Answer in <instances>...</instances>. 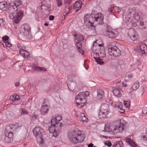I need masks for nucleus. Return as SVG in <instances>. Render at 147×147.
I'll list each match as a JSON object with an SVG mask.
<instances>
[{"mask_svg": "<svg viewBox=\"0 0 147 147\" xmlns=\"http://www.w3.org/2000/svg\"><path fill=\"white\" fill-rule=\"evenodd\" d=\"M62 117L61 115H57L52 117L51 119L52 126L49 128V131L53 136L57 137L59 135V130L62 124Z\"/></svg>", "mask_w": 147, "mask_h": 147, "instance_id": "1", "label": "nucleus"}, {"mask_svg": "<svg viewBox=\"0 0 147 147\" xmlns=\"http://www.w3.org/2000/svg\"><path fill=\"white\" fill-rule=\"evenodd\" d=\"M103 16L100 13L95 15L86 14L84 16V24L87 26H91L92 24H101L103 23Z\"/></svg>", "mask_w": 147, "mask_h": 147, "instance_id": "2", "label": "nucleus"}, {"mask_svg": "<svg viewBox=\"0 0 147 147\" xmlns=\"http://www.w3.org/2000/svg\"><path fill=\"white\" fill-rule=\"evenodd\" d=\"M67 137L71 142L76 144L82 142L84 139V135L77 129L70 131L68 134Z\"/></svg>", "mask_w": 147, "mask_h": 147, "instance_id": "3", "label": "nucleus"}, {"mask_svg": "<svg viewBox=\"0 0 147 147\" xmlns=\"http://www.w3.org/2000/svg\"><path fill=\"white\" fill-rule=\"evenodd\" d=\"M126 124V122L123 119H120L111 127L110 131L111 133L115 135L122 132L124 130V126Z\"/></svg>", "mask_w": 147, "mask_h": 147, "instance_id": "4", "label": "nucleus"}, {"mask_svg": "<svg viewBox=\"0 0 147 147\" xmlns=\"http://www.w3.org/2000/svg\"><path fill=\"white\" fill-rule=\"evenodd\" d=\"M143 13L141 12L136 11L134 9L129 8L128 10V14L127 19L129 22H131L135 19L138 20L140 19Z\"/></svg>", "mask_w": 147, "mask_h": 147, "instance_id": "5", "label": "nucleus"}, {"mask_svg": "<svg viewBox=\"0 0 147 147\" xmlns=\"http://www.w3.org/2000/svg\"><path fill=\"white\" fill-rule=\"evenodd\" d=\"M33 133L36 137L38 143L42 146L43 143V136L45 135L43 129L40 127H36L33 129Z\"/></svg>", "mask_w": 147, "mask_h": 147, "instance_id": "6", "label": "nucleus"}, {"mask_svg": "<svg viewBox=\"0 0 147 147\" xmlns=\"http://www.w3.org/2000/svg\"><path fill=\"white\" fill-rule=\"evenodd\" d=\"M97 41L94 42V44H93L92 49L93 50L96 51V52L98 54L100 57H104L106 56V54L103 45L96 44L95 45Z\"/></svg>", "mask_w": 147, "mask_h": 147, "instance_id": "7", "label": "nucleus"}, {"mask_svg": "<svg viewBox=\"0 0 147 147\" xmlns=\"http://www.w3.org/2000/svg\"><path fill=\"white\" fill-rule=\"evenodd\" d=\"M22 2L20 0H15L12 3L11 6L9 8V17L12 18L13 17L12 12H14L18 10V7L22 4Z\"/></svg>", "mask_w": 147, "mask_h": 147, "instance_id": "8", "label": "nucleus"}, {"mask_svg": "<svg viewBox=\"0 0 147 147\" xmlns=\"http://www.w3.org/2000/svg\"><path fill=\"white\" fill-rule=\"evenodd\" d=\"M79 82V80L78 77L73 76L72 81L69 82L67 84L69 90L71 92L75 91Z\"/></svg>", "mask_w": 147, "mask_h": 147, "instance_id": "9", "label": "nucleus"}, {"mask_svg": "<svg viewBox=\"0 0 147 147\" xmlns=\"http://www.w3.org/2000/svg\"><path fill=\"white\" fill-rule=\"evenodd\" d=\"M20 30L22 33L28 39L32 38V35L31 33V28L27 24L22 25L20 28Z\"/></svg>", "mask_w": 147, "mask_h": 147, "instance_id": "10", "label": "nucleus"}, {"mask_svg": "<svg viewBox=\"0 0 147 147\" xmlns=\"http://www.w3.org/2000/svg\"><path fill=\"white\" fill-rule=\"evenodd\" d=\"M109 105L107 104H102L99 113V117L100 118L107 117L109 112Z\"/></svg>", "mask_w": 147, "mask_h": 147, "instance_id": "11", "label": "nucleus"}, {"mask_svg": "<svg viewBox=\"0 0 147 147\" xmlns=\"http://www.w3.org/2000/svg\"><path fill=\"white\" fill-rule=\"evenodd\" d=\"M13 17L12 18H9L10 19H13V22L16 24L18 23L22 20L24 16V12L21 10H18L13 12Z\"/></svg>", "mask_w": 147, "mask_h": 147, "instance_id": "12", "label": "nucleus"}, {"mask_svg": "<svg viewBox=\"0 0 147 147\" xmlns=\"http://www.w3.org/2000/svg\"><path fill=\"white\" fill-rule=\"evenodd\" d=\"M89 94L88 91L85 92H80L77 95L76 98V103H79L80 102L86 103V97L88 96Z\"/></svg>", "mask_w": 147, "mask_h": 147, "instance_id": "13", "label": "nucleus"}, {"mask_svg": "<svg viewBox=\"0 0 147 147\" xmlns=\"http://www.w3.org/2000/svg\"><path fill=\"white\" fill-rule=\"evenodd\" d=\"M108 53L109 55L112 56L118 57L121 55L120 51L116 46L108 47Z\"/></svg>", "mask_w": 147, "mask_h": 147, "instance_id": "14", "label": "nucleus"}, {"mask_svg": "<svg viewBox=\"0 0 147 147\" xmlns=\"http://www.w3.org/2000/svg\"><path fill=\"white\" fill-rule=\"evenodd\" d=\"M5 137V141L7 143H10L12 140L13 134L11 131H6L4 133Z\"/></svg>", "mask_w": 147, "mask_h": 147, "instance_id": "15", "label": "nucleus"}, {"mask_svg": "<svg viewBox=\"0 0 147 147\" xmlns=\"http://www.w3.org/2000/svg\"><path fill=\"white\" fill-rule=\"evenodd\" d=\"M129 35L130 39L133 41L136 40L138 36L137 34L134 30H130Z\"/></svg>", "mask_w": 147, "mask_h": 147, "instance_id": "16", "label": "nucleus"}, {"mask_svg": "<svg viewBox=\"0 0 147 147\" xmlns=\"http://www.w3.org/2000/svg\"><path fill=\"white\" fill-rule=\"evenodd\" d=\"M50 108L46 104L42 105L40 109V111L42 114H45L47 113Z\"/></svg>", "mask_w": 147, "mask_h": 147, "instance_id": "17", "label": "nucleus"}, {"mask_svg": "<svg viewBox=\"0 0 147 147\" xmlns=\"http://www.w3.org/2000/svg\"><path fill=\"white\" fill-rule=\"evenodd\" d=\"M115 104V107L117 108L119 112L123 113L125 112V110L122 109L123 105L121 102L119 101L117 102Z\"/></svg>", "mask_w": 147, "mask_h": 147, "instance_id": "18", "label": "nucleus"}, {"mask_svg": "<svg viewBox=\"0 0 147 147\" xmlns=\"http://www.w3.org/2000/svg\"><path fill=\"white\" fill-rule=\"evenodd\" d=\"M82 3L81 1H76L73 5V8L75 11H77L82 7Z\"/></svg>", "mask_w": 147, "mask_h": 147, "instance_id": "19", "label": "nucleus"}, {"mask_svg": "<svg viewBox=\"0 0 147 147\" xmlns=\"http://www.w3.org/2000/svg\"><path fill=\"white\" fill-rule=\"evenodd\" d=\"M121 89L119 87H116L114 89L113 91V93L115 96L119 97L121 96L122 93L121 92Z\"/></svg>", "mask_w": 147, "mask_h": 147, "instance_id": "20", "label": "nucleus"}, {"mask_svg": "<svg viewBox=\"0 0 147 147\" xmlns=\"http://www.w3.org/2000/svg\"><path fill=\"white\" fill-rule=\"evenodd\" d=\"M140 52L142 55L144 54L147 52V46L145 44H142L140 46Z\"/></svg>", "mask_w": 147, "mask_h": 147, "instance_id": "21", "label": "nucleus"}, {"mask_svg": "<svg viewBox=\"0 0 147 147\" xmlns=\"http://www.w3.org/2000/svg\"><path fill=\"white\" fill-rule=\"evenodd\" d=\"M105 97L104 92L102 90H99L97 92V98L98 100H101Z\"/></svg>", "mask_w": 147, "mask_h": 147, "instance_id": "22", "label": "nucleus"}, {"mask_svg": "<svg viewBox=\"0 0 147 147\" xmlns=\"http://www.w3.org/2000/svg\"><path fill=\"white\" fill-rule=\"evenodd\" d=\"M19 53L23 57L27 58L29 57V53L24 49L21 50L19 51Z\"/></svg>", "mask_w": 147, "mask_h": 147, "instance_id": "23", "label": "nucleus"}, {"mask_svg": "<svg viewBox=\"0 0 147 147\" xmlns=\"http://www.w3.org/2000/svg\"><path fill=\"white\" fill-rule=\"evenodd\" d=\"M22 126V124L20 123H17L15 124H12L10 125V128L13 130H16L17 129L20 128Z\"/></svg>", "mask_w": 147, "mask_h": 147, "instance_id": "24", "label": "nucleus"}, {"mask_svg": "<svg viewBox=\"0 0 147 147\" xmlns=\"http://www.w3.org/2000/svg\"><path fill=\"white\" fill-rule=\"evenodd\" d=\"M126 142L128 143L132 147H137V145L135 144L134 142L132 140L130 139L129 138L125 139Z\"/></svg>", "mask_w": 147, "mask_h": 147, "instance_id": "25", "label": "nucleus"}, {"mask_svg": "<svg viewBox=\"0 0 147 147\" xmlns=\"http://www.w3.org/2000/svg\"><path fill=\"white\" fill-rule=\"evenodd\" d=\"M7 5L5 2H0V9L2 11H4L6 9Z\"/></svg>", "mask_w": 147, "mask_h": 147, "instance_id": "26", "label": "nucleus"}, {"mask_svg": "<svg viewBox=\"0 0 147 147\" xmlns=\"http://www.w3.org/2000/svg\"><path fill=\"white\" fill-rule=\"evenodd\" d=\"M76 45L79 52L82 54H83L84 53V51L81 49L82 46L80 42H76Z\"/></svg>", "mask_w": 147, "mask_h": 147, "instance_id": "27", "label": "nucleus"}, {"mask_svg": "<svg viewBox=\"0 0 147 147\" xmlns=\"http://www.w3.org/2000/svg\"><path fill=\"white\" fill-rule=\"evenodd\" d=\"M20 98L19 96L17 94L11 96L10 97V100L13 101L18 100Z\"/></svg>", "mask_w": 147, "mask_h": 147, "instance_id": "28", "label": "nucleus"}, {"mask_svg": "<svg viewBox=\"0 0 147 147\" xmlns=\"http://www.w3.org/2000/svg\"><path fill=\"white\" fill-rule=\"evenodd\" d=\"M123 143L121 141H119L114 143L113 147H122Z\"/></svg>", "mask_w": 147, "mask_h": 147, "instance_id": "29", "label": "nucleus"}, {"mask_svg": "<svg viewBox=\"0 0 147 147\" xmlns=\"http://www.w3.org/2000/svg\"><path fill=\"white\" fill-rule=\"evenodd\" d=\"M139 86L138 82H136L134 83L131 88H130V90L131 91L136 90L138 88Z\"/></svg>", "mask_w": 147, "mask_h": 147, "instance_id": "30", "label": "nucleus"}, {"mask_svg": "<svg viewBox=\"0 0 147 147\" xmlns=\"http://www.w3.org/2000/svg\"><path fill=\"white\" fill-rule=\"evenodd\" d=\"M106 32L107 33L108 35L111 38L115 37V33L113 31L107 30L106 31Z\"/></svg>", "mask_w": 147, "mask_h": 147, "instance_id": "31", "label": "nucleus"}, {"mask_svg": "<svg viewBox=\"0 0 147 147\" xmlns=\"http://www.w3.org/2000/svg\"><path fill=\"white\" fill-rule=\"evenodd\" d=\"M115 6L113 5H111L109 7L108 12L111 14H114L115 12Z\"/></svg>", "mask_w": 147, "mask_h": 147, "instance_id": "32", "label": "nucleus"}, {"mask_svg": "<svg viewBox=\"0 0 147 147\" xmlns=\"http://www.w3.org/2000/svg\"><path fill=\"white\" fill-rule=\"evenodd\" d=\"M80 119L81 120L84 121H86L88 119L86 117L84 114V113H80Z\"/></svg>", "mask_w": 147, "mask_h": 147, "instance_id": "33", "label": "nucleus"}, {"mask_svg": "<svg viewBox=\"0 0 147 147\" xmlns=\"http://www.w3.org/2000/svg\"><path fill=\"white\" fill-rule=\"evenodd\" d=\"M20 112L21 115H27L28 114V112L24 109L21 108L20 110Z\"/></svg>", "mask_w": 147, "mask_h": 147, "instance_id": "34", "label": "nucleus"}, {"mask_svg": "<svg viewBox=\"0 0 147 147\" xmlns=\"http://www.w3.org/2000/svg\"><path fill=\"white\" fill-rule=\"evenodd\" d=\"M94 58L95 59V60L96 61L98 64L102 65L103 64L104 62L102 60L99 58H96L94 57Z\"/></svg>", "mask_w": 147, "mask_h": 147, "instance_id": "35", "label": "nucleus"}, {"mask_svg": "<svg viewBox=\"0 0 147 147\" xmlns=\"http://www.w3.org/2000/svg\"><path fill=\"white\" fill-rule=\"evenodd\" d=\"M76 105L79 108H82V107H84L86 105V103H84L83 102H80L79 103H76Z\"/></svg>", "mask_w": 147, "mask_h": 147, "instance_id": "36", "label": "nucleus"}, {"mask_svg": "<svg viewBox=\"0 0 147 147\" xmlns=\"http://www.w3.org/2000/svg\"><path fill=\"white\" fill-rule=\"evenodd\" d=\"M125 106L127 108H129L130 106V102L129 101H125L124 102Z\"/></svg>", "mask_w": 147, "mask_h": 147, "instance_id": "37", "label": "nucleus"}, {"mask_svg": "<svg viewBox=\"0 0 147 147\" xmlns=\"http://www.w3.org/2000/svg\"><path fill=\"white\" fill-rule=\"evenodd\" d=\"M39 67L36 65L34 64L32 65V68L34 71H38L39 70Z\"/></svg>", "mask_w": 147, "mask_h": 147, "instance_id": "38", "label": "nucleus"}, {"mask_svg": "<svg viewBox=\"0 0 147 147\" xmlns=\"http://www.w3.org/2000/svg\"><path fill=\"white\" fill-rule=\"evenodd\" d=\"M75 37L76 39H78L82 41L84 40L83 37L81 35L76 36Z\"/></svg>", "mask_w": 147, "mask_h": 147, "instance_id": "39", "label": "nucleus"}, {"mask_svg": "<svg viewBox=\"0 0 147 147\" xmlns=\"http://www.w3.org/2000/svg\"><path fill=\"white\" fill-rule=\"evenodd\" d=\"M56 1L58 7H60L62 5V0H56Z\"/></svg>", "mask_w": 147, "mask_h": 147, "instance_id": "40", "label": "nucleus"}, {"mask_svg": "<svg viewBox=\"0 0 147 147\" xmlns=\"http://www.w3.org/2000/svg\"><path fill=\"white\" fill-rule=\"evenodd\" d=\"M115 11L119 13L121 11V9L118 7L115 6Z\"/></svg>", "mask_w": 147, "mask_h": 147, "instance_id": "41", "label": "nucleus"}, {"mask_svg": "<svg viewBox=\"0 0 147 147\" xmlns=\"http://www.w3.org/2000/svg\"><path fill=\"white\" fill-rule=\"evenodd\" d=\"M65 13L67 14L70 11L69 7L68 6H67L65 7Z\"/></svg>", "mask_w": 147, "mask_h": 147, "instance_id": "42", "label": "nucleus"}, {"mask_svg": "<svg viewBox=\"0 0 147 147\" xmlns=\"http://www.w3.org/2000/svg\"><path fill=\"white\" fill-rule=\"evenodd\" d=\"M105 145L109 147H110L111 146V143L110 142L107 141L105 143Z\"/></svg>", "mask_w": 147, "mask_h": 147, "instance_id": "43", "label": "nucleus"}, {"mask_svg": "<svg viewBox=\"0 0 147 147\" xmlns=\"http://www.w3.org/2000/svg\"><path fill=\"white\" fill-rule=\"evenodd\" d=\"M142 113L145 114L147 113V107L144 108L142 110Z\"/></svg>", "mask_w": 147, "mask_h": 147, "instance_id": "44", "label": "nucleus"}, {"mask_svg": "<svg viewBox=\"0 0 147 147\" xmlns=\"http://www.w3.org/2000/svg\"><path fill=\"white\" fill-rule=\"evenodd\" d=\"M31 117L34 119H36L38 117V115H36L35 113H33L31 115Z\"/></svg>", "mask_w": 147, "mask_h": 147, "instance_id": "45", "label": "nucleus"}, {"mask_svg": "<svg viewBox=\"0 0 147 147\" xmlns=\"http://www.w3.org/2000/svg\"><path fill=\"white\" fill-rule=\"evenodd\" d=\"M71 1V0H64V3L65 4H69Z\"/></svg>", "mask_w": 147, "mask_h": 147, "instance_id": "46", "label": "nucleus"}, {"mask_svg": "<svg viewBox=\"0 0 147 147\" xmlns=\"http://www.w3.org/2000/svg\"><path fill=\"white\" fill-rule=\"evenodd\" d=\"M4 25V21L2 19H0V26H3Z\"/></svg>", "mask_w": 147, "mask_h": 147, "instance_id": "47", "label": "nucleus"}, {"mask_svg": "<svg viewBox=\"0 0 147 147\" xmlns=\"http://www.w3.org/2000/svg\"><path fill=\"white\" fill-rule=\"evenodd\" d=\"M19 48L21 50L22 49H25V47H24L22 45H18Z\"/></svg>", "mask_w": 147, "mask_h": 147, "instance_id": "48", "label": "nucleus"}, {"mask_svg": "<svg viewBox=\"0 0 147 147\" xmlns=\"http://www.w3.org/2000/svg\"><path fill=\"white\" fill-rule=\"evenodd\" d=\"M39 71H43L44 72H45L46 71V69L44 68V67H39Z\"/></svg>", "mask_w": 147, "mask_h": 147, "instance_id": "49", "label": "nucleus"}, {"mask_svg": "<svg viewBox=\"0 0 147 147\" xmlns=\"http://www.w3.org/2000/svg\"><path fill=\"white\" fill-rule=\"evenodd\" d=\"M2 39L3 40H7L8 39V37L7 36H3L2 37Z\"/></svg>", "mask_w": 147, "mask_h": 147, "instance_id": "50", "label": "nucleus"}, {"mask_svg": "<svg viewBox=\"0 0 147 147\" xmlns=\"http://www.w3.org/2000/svg\"><path fill=\"white\" fill-rule=\"evenodd\" d=\"M5 45L7 47H10L11 46V45L9 42H7L5 43Z\"/></svg>", "mask_w": 147, "mask_h": 147, "instance_id": "51", "label": "nucleus"}, {"mask_svg": "<svg viewBox=\"0 0 147 147\" xmlns=\"http://www.w3.org/2000/svg\"><path fill=\"white\" fill-rule=\"evenodd\" d=\"M20 83L19 82H17L15 83V86L17 87H18L20 86Z\"/></svg>", "mask_w": 147, "mask_h": 147, "instance_id": "52", "label": "nucleus"}, {"mask_svg": "<svg viewBox=\"0 0 147 147\" xmlns=\"http://www.w3.org/2000/svg\"><path fill=\"white\" fill-rule=\"evenodd\" d=\"M54 18V16H53L51 15L49 17V19L50 20H53Z\"/></svg>", "mask_w": 147, "mask_h": 147, "instance_id": "53", "label": "nucleus"}, {"mask_svg": "<svg viewBox=\"0 0 147 147\" xmlns=\"http://www.w3.org/2000/svg\"><path fill=\"white\" fill-rule=\"evenodd\" d=\"M93 144L92 143H90L88 145V147H93Z\"/></svg>", "mask_w": 147, "mask_h": 147, "instance_id": "54", "label": "nucleus"}, {"mask_svg": "<svg viewBox=\"0 0 147 147\" xmlns=\"http://www.w3.org/2000/svg\"><path fill=\"white\" fill-rule=\"evenodd\" d=\"M122 85L123 87H126L127 86V85L125 84H124L123 82L122 84Z\"/></svg>", "mask_w": 147, "mask_h": 147, "instance_id": "55", "label": "nucleus"}, {"mask_svg": "<svg viewBox=\"0 0 147 147\" xmlns=\"http://www.w3.org/2000/svg\"><path fill=\"white\" fill-rule=\"evenodd\" d=\"M140 24L141 26H143L144 25V22L142 21L140 22Z\"/></svg>", "mask_w": 147, "mask_h": 147, "instance_id": "56", "label": "nucleus"}, {"mask_svg": "<svg viewBox=\"0 0 147 147\" xmlns=\"http://www.w3.org/2000/svg\"><path fill=\"white\" fill-rule=\"evenodd\" d=\"M48 24L47 23H45L44 24V25L46 26H48Z\"/></svg>", "mask_w": 147, "mask_h": 147, "instance_id": "57", "label": "nucleus"}, {"mask_svg": "<svg viewBox=\"0 0 147 147\" xmlns=\"http://www.w3.org/2000/svg\"><path fill=\"white\" fill-rule=\"evenodd\" d=\"M50 6V5H49L48 7H47V8H46L45 9H49V7Z\"/></svg>", "mask_w": 147, "mask_h": 147, "instance_id": "58", "label": "nucleus"}, {"mask_svg": "<svg viewBox=\"0 0 147 147\" xmlns=\"http://www.w3.org/2000/svg\"><path fill=\"white\" fill-rule=\"evenodd\" d=\"M75 147H84L82 146H75Z\"/></svg>", "mask_w": 147, "mask_h": 147, "instance_id": "59", "label": "nucleus"}, {"mask_svg": "<svg viewBox=\"0 0 147 147\" xmlns=\"http://www.w3.org/2000/svg\"><path fill=\"white\" fill-rule=\"evenodd\" d=\"M42 6H43V5H40V7H42Z\"/></svg>", "mask_w": 147, "mask_h": 147, "instance_id": "60", "label": "nucleus"}, {"mask_svg": "<svg viewBox=\"0 0 147 147\" xmlns=\"http://www.w3.org/2000/svg\"><path fill=\"white\" fill-rule=\"evenodd\" d=\"M136 26V24H134V26Z\"/></svg>", "mask_w": 147, "mask_h": 147, "instance_id": "61", "label": "nucleus"}]
</instances>
